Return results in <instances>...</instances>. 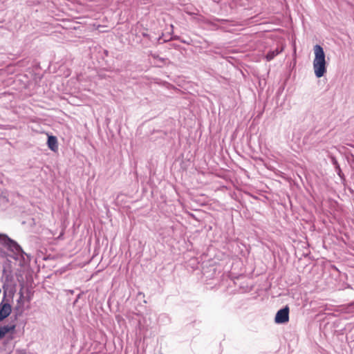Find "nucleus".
<instances>
[{
	"label": "nucleus",
	"mask_w": 354,
	"mask_h": 354,
	"mask_svg": "<svg viewBox=\"0 0 354 354\" xmlns=\"http://www.w3.org/2000/svg\"><path fill=\"white\" fill-rule=\"evenodd\" d=\"M0 241L7 252L0 249V266H26L29 263L30 257L14 241L5 235H0Z\"/></svg>",
	"instance_id": "f257e3e1"
},
{
	"label": "nucleus",
	"mask_w": 354,
	"mask_h": 354,
	"mask_svg": "<svg viewBox=\"0 0 354 354\" xmlns=\"http://www.w3.org/2000/svg\"><path fill=\"white\" fill-rule=\"evenodd\" d=\"M315 59L313 60L314 72L317 77H322L326 72V62L323 48L319 45L314 46Z\"/></svg>",
	"instance_id": "f03ea898"
},
{
	"label": "nucleus",
	"mask_w": 354,
	"mask_h": 354,
	"mask_svg": "<svg viewBox=\"0 0 354 354\" xmlns=\"http://www.w3.org/2000/svg\"><path fill=\"white\" fill-rule=\"evenodd\" d=\"M290 309L288 306L279 310L275 316L274 321L277 324H284L289 321Z\"/></svg>",
	"instance_id": "7ed1b4c3"
},
{
	"label": "nucleus",
	"mask_w": 354,
	"mask_h": 354,
	"mask_svg": "<svg viewBox=\"0 0 354 354\" xmlns=\"http://www.w3.org/2000/svg\"><path fill=\"white\" fill-rule=\"evenodd\" d=\"M11 311V306L9 304L1 302L0 304V321L8 317Z\"/></svg>",
	"instance_id": "20e7f679"
},
{
	"label": "nucleus",
	"mask_w": 354,
	"mask_h": 354,
	"mask_svg": "<svg viewBox=\"0 0 354 354\" xmlns=\"http://www.w3.org/2000/svg\"><path fill=\"white\" fill-rule=\"evenodd\" d=\"M47 145L48 148L53 151L58 150L57 139L54 136H48Z\"/></svg>",
	"instance_id": "39448f33"
},
{
	"label": "nucleus",
	"mask_w": 354,
	"mask_h": 354,
	"mask_svg": "<svg viewBox=\"0 0 354 354\" xmlns=\"http://www.w3.org/2000/svg\"><path fill=\"white\" fill-rule=\"evenodd\" d=\"M15 326H3L0 327V339L10 331L14 330Z\"/></svg>",
	"instance_id": "423d86ee"
},
{
	"label": "nucleus",
	"mask_w": 354,
	"mask_h": 354,
	"mask_svg": "<svg viewBox=\"0 0 354 354\" xmlns=\"http://www.w3.org/2000/svg\"><path fill=\"white\" fill-rule=\"evenodd\" d=\"M282 50H283V48H281L280 49L277 48L274 50H271V51L268 52L266 55L267 61H268V62L271 61L275 56H277L281 52H282Z\"/></svg>",
	"instance_id": "0eeeda50"
},
{
	"label": "nucleus",
	"mask_w": 354,
	"mask_h": 354,
	"mask_svg": "<svg viewBox=\"0 0 354 354\" xmlns=\"http://www.w3.org/2000/svg\"><path fill=\"white\" fill-rule=\"evenodd\" d=\"M100 27H102V26L100 25H98L97 27V29L99 30Z\"/></svg>",
	"instance_id": "6e6552de"
}]
</instances>
